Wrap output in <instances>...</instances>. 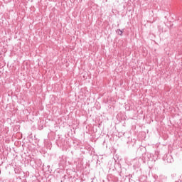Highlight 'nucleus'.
<instances>
[{
	"label": "nucleus",
	"instance_id": "1",
	"mask_svg": "<svg viewBox=\"0 0 182 182\" xmlns=\"http://www.w3.org/2000/svg\"><path fill=\"white\" fill-rule=\"evenodd\" d=\"M117 33H118V35L122 36V35H123V31H122V30H120V29H118L117 31Z\"/></svg>",
	"mask_w": 182,
	"mask_h": 182
}]
</instances>
